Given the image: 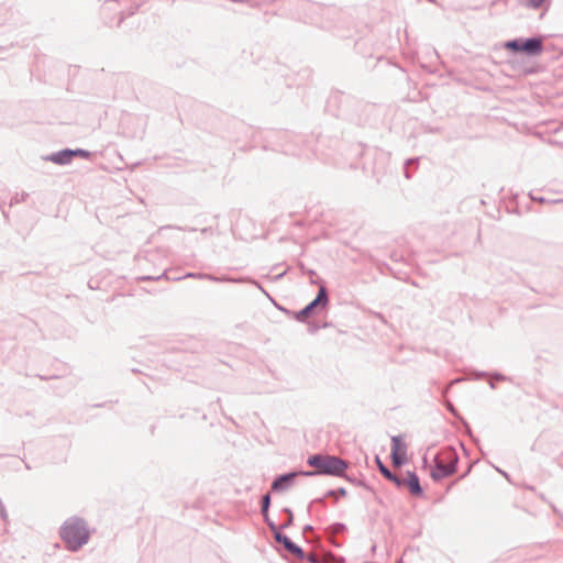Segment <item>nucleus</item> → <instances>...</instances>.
I'll use <instances>...</instances> for the list:
<instances>
[{"label": "nucleus", "instance_id": "5", "mask_svg": "<svg viewBox=\"0 0 563 563\" xmlns=\"http://www.w3.org/2000/svg\"><path fill=\"white\" fill-rule=\"evenodd\" d=\"M399 487H406L407 489H409V492L412 494V495H420L421 494V487H420V484H419V478L417 477L416 474H412V473H408L406 474V476L404 477H397V481L395 482Z\"/></svg>", "mask_w": 563, "mask_h": 563}, {"label": "nucleus", "instance_id": "4", "mask_svg": "<svg viewBox=\"0 0 563 563\" xmlns=\"http://www.w3.org/2000/svg\"><path fill=\"white\" fill-rule=\"evenodd\" d=\"M456 457L451 451L441 452L435 459V466L431 471L434 479L444 478L455 472Z\"/></svg>", "mask_w": 563, "mask_h": 563}, {"label": "nucleus", "instance_id": "8", "mask_svg": "<svg viewBox=\"0 0 563 563\" xmlns=\"http://www.w3.org/2000/svg\"><path fill=\"white\" fill-rule=\"evenodd\" d=\"M327 300V296H325V290L323 288L320 289L317 298L310 302L301 312L300 314L303 316V317H307L310 314V312L312 311V309L321 301H325Z\"/></svg>", "mask_w": 563, "mask_h": 563}, {"label": "nucleus", "instance_id": "12", "mask_svg": "<svg viewBox=\"0 0 563 563\" xmlns=\"http://www.w3.org/2000/svg\"><path fill=\"white\" fill-rule=\"evenodd\" d=\"M522 2L533 9L541 7L544 0H522Z\"/></svg>", "mask_w": 563, "mask_h": 563}, {"label": "nucleus", "instance_id": "6", "mask_svg": "<svg viewBox=\"0 0 563 563\" xmlns=\"http://www.w3.org/2000/svg\"><path fill=\"white\" fill-rule=\"evenodd\" d=\"M391 459L395 465H400L406 459V446L398 438H393Z\"/></svg>", "mask_w": 563, "mask_h": 563}, {"label": "nucleus", "instance_id": "3", "mask_svg": "<svg viewBox=\"0 0 563 563\" xmlns=\"http://www.w3.org/2000/svg\"><path fill=\"white\" fill-rule=\"evenodd\" d=\"M505 47L516 53H525L527 55L534 56L542 53L543 41L540 37L514 40L506 42Z\"/></svg>", "mask_w": 563, "mask_h": 563}, {"label": "nucleus", "instance_id": "13", "mask_svg": "<svg viewBox=\"0 0 563 563\" xmlns=\"http://www.w3.org/2000/svg\"><path fill=\"white\" fill-rule=\"evenodd\" d=\"M263 504H264V510L268 507V504H269V496L268 495H265L264 498H263Z\"/></svg>", "mask_w": 563, "mask_h": 563}, {"label": "nucleus", "instance_id": "14", "mask_svg": "<svg viewBox=\"0 0 563 563\" xmlns=\"http://www.w3.org/2000/svg\"><path fill=\"white\" fill-rule=\"evenodd\" d=\"M0 516L5 520L7 519V512L3 508V506L0 504Z\"/></svg>", "mask_w": 563, "mask_h": 563}, {"label": "nucleus", "instance_id": "9", "mask_svg": "<svg viewBox=\"0 0 563 563\" xmlns=\"http://www.w3.org/2000/svg\"><path fill=\"white\" fill-rule=\"evenodd\" d=\"M296 474H288V475H283L280 477H278L274 483H273V489L275 490H279V489H283L285 487V485L287 483H289L294 477H295Z\"/></svg>", "mask_w": 563, "mask_h": 563}, {"label": "nucleus", "instance_id": "2", "mask_svg": "<svg viewBox=\"0 0 563 563\" xmlns=\"http://www.w3.org/2000/svg\"><path fill=\"white\" fill-rule=\"evenodd\" d=\"M308 464L316 468L314 472H306L305 475L325 474L332 476H341L347 465L336 456L316 454L308 457Z\"/></svg>", "mask_w": 563, "mask_h": 563}, {"label": "nucleus", "instance_id": "10", "mask_svg": "<svg viewBox=\"0 0 563 563\" xmlns=\"http://www.w3.org/2000/svg\"><path fill=\"white\" fill-rule=\"evenodd\" d=\"M377 463H378V467L382 472V474L387 477L388 479L393 481V482H396L397 481V476H394L389 470L377 459Z\"/></svg>", "mask_w": 563, "mask_h": 563}, {"label": "nucleus", "instance_id": "1", "mask_svg": "<svg viewBox=\"0 0 563 563\" xmlns=\"http://www.w3.org/2000/svg\"><path fill=\"white\" fill-rule=\"evenodd\" d=\"M60 537L69 550H78L87 543L89 531L85 522L79 518H70L60 528Z\"/></svg>", "mask_w": 563, "mask_h": 563}, {"label": "nucleus", "instance_id": "11", "mask_svg": "<svg viewBox=\"0 0 563 563\" xmlns=\"http://www.w3.org/2000/svg\"><path fill=\"white\" fill-rule=\"evenodd\" d=\"M285 547L292 553H300V549L287 538L284 539Z\"/></svg>", "mask_w": 563, "mask_h": 563}, {"label": "nucleus", "instance_id": "7", "mask_svg": "<svg viewBox=\"0 0 563 563\" xmlns=\"http://www.w3.org/2000/svg\"><path fill=\"white\" fill-rule=\"evenodd\" d=\"M87 152L82 151V150H77V151H63V152H59L57 154H55L53 157H52V161L55 162V163H58V164H67L71 161V158L74 156H82V157H87Z\"/></svg>", "mask_w": 563, "mask_h": 563}]
</instances>
